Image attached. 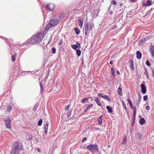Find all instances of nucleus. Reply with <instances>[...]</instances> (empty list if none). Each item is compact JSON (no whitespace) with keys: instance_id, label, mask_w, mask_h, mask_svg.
I'll use <instances>...</instances> for the list:
<instances>
[{"instance_id":"1","label":"nucleus","mask_w":154,"mask_h":154,"mask_svg":"<svg viewBox=\"0 0 154 154\" xmlns=\"http://www.w3.org/2000/svg\"><path fill=\"white\" fill-rule=\"evenodd\" d=\"M44 37L43 34L37 33L35 35H33L29 41H26L24 44L25 45H34L35 43H39L42 40Z\"/></svg>"},{"instance_id":"2","label":"nucleus","mask_w":154,"mask_h":154,"mask_svg":"<svg viewBox=\"0 0 154 154\" xmlns=\"http://www.w3.org/2000/svg\"><path fill=\"white\" fill-rule=\"evenodd\" d=\"M14 146L11 154H19L20 151L23 150V145L20 143L17 142L15 143Z\"/></svg>"},{"instance_id":"3","label":"nucleus","mask_w":154,"mask_h":154,"mask_svg":"<svg viewBox=\"0 0 154 154\" xmlns=\"http://www.w3.org/2000/svg\"><path fill=\"white\" fill-rule=\"evenodd\" d=\"M94 26L93 23L92 22L87 23L86 24L85 34L86 35L88 36L89 34L91 31L92 28Z\"/></svg>"},{"instance_id":"4","label":"nucleus","mask_w":154,"mask_h":154,"mask_svg":"<svg viewBox=\"0 0 154 154\" xmlns=\"http://www.w3.org/2000/svg\"><path fill=\"white\" fill-rule=\"evenodd\" d=\"M87 148L92 153L97 152L99 150L97 145L95 144L89 145L87 146Z\"/></svg>"},{"instance_id":"5","label":"nucleus","mask_w":154,"mask_h":154,"mask_svg":"<svg viewBox=\"0 0 154 154\" xmlns=\"http://www.w3.org/2000/svg\"><path fill=\"white\" fill-rule=\"evenodd\" d=\"M58 22V21L57 20L55 19L51 20L48 24L45 26V30H48L51 27L57 25Z\"/></svg>"},{"instance_id":"6","label":"nucleus","mask_w":154,"mask_h":154,"mask_svg":"<svg viewBox=\"0 0 154 154\" xmlns=\"http://www.w3.org/2000/svg\"><path fill=\"white\" fill-rule=\"evenodd\" d=\"M5 121L6 127L8 128H11V126L10 125V123L11 122V119L9 117H7L5 118Z\"/></svg>"},{"instance_id":"7","label":"nucleus","mask_w":154,"mask_h":154,"mask_svg":"<svg viewBox=\"0 0 154 154\" xmlns=\"http://www.w3.org/2000/svg\"><path fill=\"white\" fill-rule=\"evenodd\" d=\"M55 8L54 5L52 4H48L45 7V9L49 11L53 10Z\"/></svg>"},{"instance_id":"8","label":"nucleus","mask_w":154,"mask_h":154,"mask_svg":"<svg viewBox=\"0 0 154 154\" xmlns=\"http://www.w3.org/2000/svg\"><path fill=\"white\" fill-rule=\"evenodd\" d=\"M141 92L143 94H145L146 93V87L145 85L143 84H142L141 85Z\"/></svg>"},{"instance_id":"9","label":"nucleus","mask_w":154,"mask_h":154,"mask_svg":"<svg viewBox=\"0 0 154 154\" xmlns=\"http://www.w3.org/2000/svg\"><path fill=\"white\" fill-rule=\"evenodd\" d=\"M136 109L135 107H133V120H134V123L135 120V117L136 114Z\"/></svg>"},{"instance_id":"10","label":"nucleus","mask_w":154,"mask_h":154,"mask_svg":"<svg viewBox=\"0 0 154 154\" xmlns=\"http://www.w3.org/2000/svg\"><path fill=\"white\" fill-rule=\"evenodd\" d=\"M142 57V54L139 51H137L136 53V57L137 59H140Z\"/></svg>"},{"instance_id":"11","label":"nucleus","mask_w":154,"mask_h":154,"mask_svg":"<svg viewBox=\"0 0 154 154\" xmlns=\"http://www.w3.org/2000/svg\"><path fill=\"white\" fill-rule=\"evenodd\" d=\"M151 4V1L150 0H148L146 1V2L143 4V5L144 7L150 6Z\"/></svg>"},{"instance_id":"12","label":"nucleus","mask_w":154,"mask_h":154,"mask_svg":"<svg viewBox=\"0 0 154 154\" xmlns=\"http://www.w3.org/2000/svg\"><path fill=\"white\" fill-rule=\"evenodd\" d=\"M93 106V104L91 103H90L87 106L85 109V110L84 112H86L87 110L88 109H90Z\"/></svg>"},{"instance_id":"13","label":"nucleus","mask_w":154,"mask_h":154,"mask_svg":"<svg viewBox=\"0 0 154 154\" xmlns=\"http://www.w3.org/2000/svg\"><path fill=\"white\" fill-rule=\"evenodd\" d=\"M146 38H142L139 42V44L140 45H143L145 42Z\"/></svg>"},{"instance_id":"14","label":"nucleus","mask_w":154,"mask_h":154,"mask_svg":"<svg viewBox=\"0 0 154 154\" xmlns=\"http://www.w3.org/2000/svg\"><path fill=\"white\" fill-rule=\"evenodd\" d=\"M78 22L81 28H82L83 24V21L82 20L80 19H79L78 20Z\"/></svg>"},{"instance_id":"15","label":"nucleus","mask_w":154,"mask_h":154,"mask_svg":"<svg viewBox=\"0 0 154 154\" xmlns=\"http://www.w3.org/2000/svg\"><path fill=\"white\" fill-rule=\"evenodd\" d=\"M48 123H47L45 126L44 127V128L45 129V133L46 134H47L48 132Z\"/></svg>"},{"instance_id":"16","label":"nucleus","mask_w":154,"mask_h":154,"mask_svg":"<svg viewBox=\"0 0 154 154\" xmlns=\"http://www.w3.org/2000/svg\"><path fill=\"white\" fill-rule=\"evenodd\" d=\"M95 101V102L99 106H101V104L98 97H97L96 98Z\"/></svg>"},{"instance_id":"17","label":"nucleus","mask_w":154,"mask_h":154,"mask_svg":"<svg viewBox=\"0 0 154 154\" xmlns=\"http://www.w3.org/2000/svg\"><path fill=\"white\" fill-rule=\"evenodd\" d=\"M145 122V120L143 118H141L139 121V123L141 125H143Z\"/></svg>"},{"instance_id":"18","label":"nucleus","mask_w":154,"mask_h":154,"mask_svg":"<svg viewBox=\"0 0 154 154\" xmlns=\"http://www.w3.org/2000/svg\"><path fill=\"white\" fill-rule=\"evenodd\" d=\"M102 116H101L99 117L97 119L98 122L99 123V124L100 125H101L102 122Z\"/></svg>"},{"instance_id":"19","label":"nucleus","mask_w":154,"mask_h":154,"mask_svg":"<svg viewBox=\"0 0 154 154\" xmlns=\"http://www.w3.org/2000/svg\"><path fill=\"white\" fill-rule=\"evenodd\" d=\"M106 108L108 110V112L111 113L112 112V108L110 106H107Z\"/></svg>"},{"instance_id":"20","label":"nucleus","mask_w":154,"mask_h":154,"mask_svg":"<svg viewBox=\"0 0 154 154\" xmlns=\"http://www.w3.org/2000/svg\"><path fill=\"white\" fill-rule=\"evenodd\" d=\"M118 91L119 94L120 95L122 96V89L121 87H119L118 88Z\"/></svg>"},{"instance_id":"21","label":"nucleus","mask_w":154,"mask_h":154,"mask_svg":"<svg viewBox=\"0 0 154 154\" xmlns=\"http://www.w3.org/2000/svg\"><path fill=\"white\" fill-rule=\"evenodd\" d=\"M6 110L7 112H10L11 110V106L8 105L6 107Z\"/></svg>"},{"instance_id":"22","label":"nucleus","mask_w":154,"mask_h":154,"mask_svg":"<svg viewBox=\"0 0 154 154\" xmlns=\"http://www.w3.org/2000/svg\"><path fill=\"white\" fill-rule=\"evenodd\" d=\"M103 98L105 99H106L109 102H110L111 101L109 95H104V97Z\"/></svg>"},{"instance_id":"23","label":"nucleus","mask_w":154,"mask_h":154,"mask_svg":"<svg viewBox=\"0 0 154 154\" xmlns=\"http://www.w3.org/2000/svg\"><path fill=\"white\" fill-rule=\"evenodd\" d=\"M74 30L76 33V34L78 35L80 33V30L79 29L77 28H75L74 29Z\"/></svg>"},{"instance_id":"24","label":"nucleus","mask_w":154,"mask_h":154,"mask_svg":"<svg viewBox=\"0 0 154 154\" xmlns=\"http://www.w3.org/2000/svg\"><path fill=\"white\" fill-rule=\"evenodd\" d=\"M136 137L137 138L140 139L141 137V135L140 133H138L136 134Z\"/></svg>"},{"instance_id":"25","label":"nucleus","mask_w":154,"mask_h":154,"mask_svg":"<svg viewBox=\"0 0 154 154\" xmlns=\"http://www.w3.org/2000/svg\"><path fill=\"white\" fill-rule=\"evenodd\" d=\"M17 56L16 54H15L14 55H12L11 57H12V59L13 62H14L15 60V57Z\"/></svg>"},{"instance_id":"26","label":"nucleus","mask_w":154,"mask_h":154,"mask_svg":"<svg viewBox=\"0 0 154 154\" xmlns=\"http://www.w3.org/2000/svg\"><path fill=\"white\" fill-rule=\"evenodd\" d=\"M145 72L144 73V74L145 76H146L147 79H149V76L148 75V73L147 71V69H145Z\"/></svg>"},{"instance_id":"27","label":"nucleus","mask_w":154,"mask_h":154,"mask_svg":"<svg viewBox=\"0 0 154 154\" xmlns=\"http://www.w3.org/2000/svg\"><path fill=\"white\" fill-rule=\"evenodd\" d=\"M40 85L41 88V91H43V85L42 84V83L40 82Z\"/></svg>"},{"instance_id":"28","label":"nucleus","mask_w":154,"mask_h":154,"mask_svg":"<svg viewBox=\"0 0 154 154\" xmlns=\"http://www.w3.org/2000/svg\"><path fill=\"white\" fill-rule=\"evenodd\" d=\"M76 52L78 56H79L81 55V51L77 49L76 50Z\"/></svg>"},{"instance_id":"29","label":"nucleus","mask_w":154,"mask_h":154,"mask_svg":"<svg viewBox=\"0 0 154 154\" xmlns=\"http://www.w3.org/2000/svg\"><path fill=\"white\" fill-rule=\"evenodd\" d=\"M88 98H84L82 100V102L83 103H84L85 102L88 101Z\"/></svg>"},{"instance_id":"30","label":"nucleus","mask_w":154,"mask_h":154,"mask_svg":"<svg viewBox=\"0 0 154 154\" xmlns=\"http://www.w3.org/2000/svg\"><path fill=\"white\" fill-rule=\"evenodd\" d=\"M130 66L131 67V68L132 70L134 69V63H133V62L132 61H131V62L130 63Z\"/></svg>"},{"instance_id":"31","label":"nucleus","mask_w":154,"mask_h":154,"mask_svg":"<svg viewBox=\"0 0 154 154\" xmlns=\"http://www.w3.org/2000/svg\"><path fill=\"white\" fill-rule=\"evenodd\" d=\"M122 104H123V107L126 110V111H127V107H126V105L125 104V103L123 101H122Z\"/></svg>"},{"instance_id":"32","label":"nucleus","mask_w":154,"mask_h":154,"mask_svg":"<svg viewBox=\"0 0 154 154\" xmlns=\"http://www.w3.org/2000/svg\"><path fill=\"white\" fill-rule=\"evenodd\" d=\"M42 119H40L38 122V125L39 126H41L42 124Z\"/></svg>"},{"instance_id":"33","label":"nucleus","mask_w":154,"mask_h":154,"mask_svg":"<svg viewBox=\"0 0 154 154\" xmlns=\"http://www.w3.org/2000/svg\"><path fill=\"white\" fill-rule=\"evenodd\" d=\"M71 47L74 50H76L77 49V47L76 45H72Z\"/></svg>"},{"instance_id":"34","label":"nucleus","mask_w":154,"mask_h":154,"mask_svg":"<svg viewBox=\"0 0 154 154\" xmlns=\"http://www.w3.org/2000/svg\"><path fill=\"white\" fill-rule=\"evenodd\" d=\"M104 95L103 93H99L98 94V96L99 97H101L103 98L104 97Z\"/></svg>"},{"instance_id":"35","label":"nucleus","mask_w":154,"mask_h":154,"mask_svg":"<svg viewBox=\"0 0 154 154\" xmlns=\"http://www.w3.org/2000/svg\"><path fill=\"white\" fill-rule=\"evenodd\" d=\"M75 45H76L77 48H81L80 44L79 42H77Z\"/></svg>"},{"instance_id":"36","label":"nucleus","mask_w":154,"mask_h":154,"mask_svg":"<svg viewBox=\"0 0 154 154\" xmlns=\"http://www.w3.org/2000/svg\"><path fill=\"white\" fill-rule=\"evenodd\" d=\"M117 4V2H116L115 0H113L112 2H111V4L112 5H116Z\"/></svg>"},{"instance_id":"37","label":"nucleus","mask_w":154,"mask_h":154,"mask_svg":"<svg viewBox=\"0 0 154 154\" xmlns=\"http://www.w3.org/2000/svg\"><path fill=\"white\" fill-rule=\"evenodd\" d=\"M127 137H125L124 140L122 143V144H125L126 142V140H127Z\"/></svg>"},{"instance_id":"38","label":"nucleus","mask_w":154,"mask_h":154,"mask_svg":"<svg viewBox=\"0 0 154 154\" xmlns=\"http://www.w3.org/2000/svg\"><path fill=\"white\" fill-rule=\"evenodd\" d=\"M111 74L113 76L115 75V72L114 70L112 68L111 69Z\"/></svg>"},{"instance_id":"39","label":"nucleus","mask_w":154,"mask_h":154,"mask_svg":"<svg viewBox=\"0 0 154 154\" xmlns=\"http://www.w3.org/2000/svg\"><path fill=\"white\" fill-rule=\"evenodd\" d=\"M52 50L53 54H54L56 53V49L55 47L53 48L52 49Z\"/></svg>"},{"instance_id":"40","label":"nucleus","mask_w":154,"mask_h":154,"mask_svg":"<svg viewBox=\"0 0 154 154\" xmlns=\"http://www.w3.org/2000/svg\"><path fill=\"white\" fill-rule=\"evenodd\" d=\"M63 42V40L62 39H60L59 40V41L58 43V44L59 45H61L62 43Z\"/></svg>"},{"instance_id":"41","label":"nucleus","mask_w":154,"mask_h":154,"mask_svg":"<svg viewBox=\"0 0 154 154\" xmlns=\"http://www.w3.org/2000/svg\"><path fill=\"white\" fill-rule=\"evenodd\" d=\"M138 96H139V100H140V101L141 98V94H140V93L139 92H138Z\"/></svg>"},{"instance_id":"42","label":"nucleus","mask_w":154,"mask_h":154,"mask_svg":"<svg viewBox=\"0 0 154 154\" xmlns=\"http://www.w3.org/2000/svg\"><path fill=\"white\" fill-rule=\"evenodd\" d=\"M146 64L148 66H149L150 65V63L148 60L146 61Z\"/></svg>"},{"instance_id":"43","label":"nucleus","mask_w":154,"mask_h":154,"mask_svg":"<svg viewBox=\"0 0 154 154\" xmlns=\"http://www.w3.org/2000/svg\"><path fill=\"white\" fill-rule=\"evenodd\" d=\"M127 100L128 102V103H129L130 106H132V103L131 101L129 99H128Z\"/></svg>"},{"instance_id":"44","label":"nucleus","mask_w":154,"mask_h":154,"mask_svg":"<svg viewBox=\"0 0 154 154\" xmlns=\"http://www.w3.org/2000/svg\"><path fill=\"white\" fill-rule=\"evenodd\" d=\"M91 130L92 131H96V129H95V127H91Z\"/></svg>"},{"instance_id":"45","label":"nucleus","mask_w":154,"mask_h":154,"mask_svg":"<svg viewBox=\"0 0 154 154\" xmlns=\"http://www.w3.org/2000/svg\"><path fill=\"white\" fill-rule=\"evenodd\" d=\"M143 100L144 101H146V100H147V98H148V97H147V95H145L144 97H143Z\"/></svg>"},{"instance_id":"46","label":"nucleus","mask_w":154,"mask_h":154,"mask_svg":"<svg viewBox=\"0 0 154 154\" xmlns=\"http://www.w3.org/2000/svg\"><path fill=\"white\" fill-rule=\"evenodd\" d=\"M140 100H138L137 102H136V105L137 106H138L139 105V104H140Z\"/></svg>"},{"instance_id":"47","label":"nucleus","mask_w":154,"mask_h":154,"mask_svg":"<svg viewBox=\"0 0 154 154\" xmlns=\"http://www.w3.org/2000/svg\"><path fill=\"white\" fill-rule=\"evenodd\" d=\"M29 137V134H27L26 135V139L28 140L29 139H30V140L31 139L30 137Z\"/></svg>"},{"instance_id":"48","label":"nucleus","mask_w":154,"mask_h":154,"mask_svg":"<svg viewBox=\"0 0 154 154\" xmlns=\"http://www.w3.org/2000/svg\"><path fill=\"white\" fill-rule=\"evenodd\" d=\"M70 105H67L66 107H65V109L66 110H68L69 108L70 107Z\"/></svg>"},{"instance_id":"49","label":"nucleus","mask_w":154,"mask_h":154,"mask_svg":"<svg viewBox=\"0 0 154 154\" xmlns=\"http://www.w3.org/2000/svg\"><path fill=\"white\" fill-rule=\"evenodd\" d=\"M86 140L87 138L86 137H84L82 140V142H84Z\"/></svg>"},{"instance_id":"50","label":"nucleus","mask_w":154,"mask_h":154,"mask_svg":"<svg viewBox=\"0 0 154 154\" xmlns=\"http://www.w3.org/2000/svg\"><path fill=\"white\" fill-rule=\"evenodd\" d=\"M146 109L147 110H149L150 109V106H147L146 107Z\"/></svg>"},{"instance_id":"51","label":"nucleus","mask_w":154,"mask_h":154,"mask_svg":"<svg viewBox=\"0 0 154 154\" xmlns=\"http://www.w3.org/2000/svg\"><path fill=\"white\" fill-rule=\"evenodd\" d=\"M152 74L153 77H154V69H152Z\"/></svg>"},{"instance_id":"52","label":"nucleus","mask_w":154,"mask_h":154,"mask_svg":"<svg viewBox=\"0 0 154 154\" xmlns=\"http://www.w3.org/2000/svg\"><path fill=\"white\" fill-rule=\"evenodd\" d=\"M37 151H38V152H41V150H40V149H39V148H37Z\"/></svg>"},{"instance_id":"53","label":"nucleus","mask_w":154,"mask_h":154,"mask_svg":"<svg viewBox=\"0 0 154 154\" xmlns=\"http://www.w3.org/2000/svg\"><path fill=\"white\" fill-rule=\"evenodd\" d=\"M95 129L96 131H98L100 130V128L98 127H95Z\"/></svg>"},{"instance_id":"54","label":"nucleus","mask_w":154,"mask_h":154,"mask_svg":"<svg viewBox=\"0 0 154 154\" xmlns=\"http://www.w3.org/2000/svg\"><path fill=\"white\" fill-rule=\"evenodd\" d=\"M137 1V0H131V2H136Z\"/></svg>"},{"instance_id":"55","label":"nucleus","mask_w":154,"mask_h":154,"mask_svg":"<svg viewBox=\"0 0 154 154\" xmlns=\"http://www.w3.org/2000/svg\"><path fill=\"white\" fill-rule=\"evenodd\" d=\"M116 73L117 74L119 75L120 74V72L119 71L117 70L116 71Z\"/></svg>"},{"instance_id":"56","label":"nucleus","mask_w":154,"mask_h":154,"mask_svg":"<svg viewBox=\"0 0 154 154\" xmlns=\"http://www.w3.org/2000/svg\"><path fill=\"white\" fill-rule=\"evenodd\" d=\"M109 63L110 64H111V65H112L113 63V61H111L110 62H109Z\"/></svg>"},{"instance_id":"57","label":"nucleus","mask_w":154,"mask_h":154,"mask_svg":"<svg viewBox=\"0 0 154 154\" xmlns=\"http://www.w3.org/2000/svg\"><path fill=\"white\" fill-rule=\"evenodd\" d=\"M70 114H71V113H70L69 114H68V115L67 116V118H68L69 117V116H70Z\"/></svg>"},{"instance_id":"58","label":"nucleus","mask_w":154,"mask_h":154,"mask_svg":"<svg viewBox=\"0 0 154 154\" xmlns=\"http://www.w3.org/2000/svg\"><path fill=\"white\" fill-rule=\"evenodd\" d=\"M134 124V121L132 122L131 123V125L132 126H133Z\"/></svg>"},{"instance_id":"59","label":"nucleus","mask_w":154,"mask_h":154,"mask_svg":"<svg viewBox=\"0 0 154 154\" xmlns=\"http://www.w3.org/2000/svg\"><path fill=\"white\" fill-rule=\"evenodd\" d=\"M130 107H131V109H133V107H134V106H132H132H130Z\"/></svg>"},{"instance_id":"60","label":"nucleus","mask_w":154,"mask_h":154,"mask_svg":"<svg viewBox=\"0 0 154 154\" xmlns=\"http://www.w3.org/2000/svg\"><path fill=\"white\" fill-rule=\"evenodd\" d=\"M120 6H121L122 5V4L121 2H120Z\"/></svg>"},{"instance_id":"61","label":"nucleus","mask_w":154,"mask_h":154,"mask_svg":"<svg viewBox=\"0 0 154 154\" xmlns=\"http://www.w3.org/2000/svg\"><path fill=\"white\" fill-rule=\"evenodd\" d=\"M113 13V11H111L110 12V14H112Z\"/></svg>"},{"instance_id":"62","label":"nucleus","mask_w":154,"mask_h":154,"mask_svg":"<svg viewBox=\"0 0 154 154\" xmlns=\"http://www.w3.org/2000/svg\"><path fill=\"white\" fill-rule=\"evenodd\" d=\"M47 77H48V76H46V79H47Z\"/></svg>"},{"instance_id":"63","label":"nucleus","mask_w":154,"mask_h":154,"mask_svg":"<svg viewBox=\"0 0 154 154\" xmlns=\"http://www.w3.org/2000/svg\"><path fill=\"white\" fill-rule=\"evenodd\" d=\"M152 10V9H150V10H149V11H150V10Z\"/></svg>"},{"instance_id":"64","label":"nucleus","mask_w":154,"mask_h":154,"mask_svg":"<svg viewBox=\"0 0 154 154\" xmlns=\"http://www.w3.org/2000/svg\"><path fill=\"white\" fill-rule=\"evenodd\" d=\"M152 10V9H150V10H149V11H150V10Z\"/></svg>"}]
</instances>
